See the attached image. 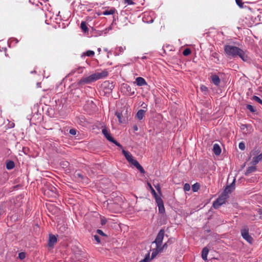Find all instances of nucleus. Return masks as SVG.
Here are the masks:
<instances>
[{
	"label": "nucleus",
	"instance_id": "393cba45",
	"mask_svg": "<svg viewBox=\"0 0 262 262\" xmlns=\"http://www.w3.org/2000/svg\"><path fill=\"white\" fill-rule=\"evenodd\" d=\"M145 111L143 110H140L138 111L136 117L139 120H142L144 116Z\"/></svg>",
	"mask_w": 262,
	"mask_h": 262
},
{
	"label": "nucleus",
	"instance_id": "680f3d73",
	"mask_svg": "<svg viewBox=\"0 0 262 262\" xmlns=\"http://www.w3.org/2000/svg\"><path fill=\"white\" fill-rule=\"evenodd\" d=\"M101 50V49H100V48H98V51L99 53L100 52Z\"/></svg>",
	"mask_w": 262,
	"mask_h": 262
},
{
	"label": "nucleus",
	"instance_id": "e433bc0d",
	"mask_svg": "<svg viewBox=\"0 0 262 262\" xmlns=\"http://www.w3.org/2000/svg\"><path fill=\"white\" fill-rule=\"evenodd\" d=\"M191 53V50L189 48H186L185 49L183 52V54L184 55V56H188L189 55V54H190Z\"/></svg>",
	"mask_w": 262,
	"mask_h": 262
},
{
	"label": "nucleus",
	"instance_id": "6e6d98bb",
	"mask_svg": "<svg viewBox=\"0 0 262 262\" xmlns=\"http://www.w3.org/2000/svg\"><path fill=\"white\" fill-rule=\"evenodd\" d=\"M258 213L260 214H262V207L260 209H259L258 210Z\"/></svg>",
	"mask_w": 262,
	"mask_h": 262
},
{
	"label": "nucleus",
	"instance_id": "5701e85b",
	"mask_svg": "<svg viewBox=\"0 0 262 262\" xmlns=\"http://www.w3.org/2000/svg\"><path fill=\"white\" fill-rule=\"evenodd\" d=\"M209 252V249L207 247H204L202 251V257L204 260L207 259V255Z\"/></svg>",
	"mask_w": 262,
	"mask_h": 262
},
{
	"label": "nucleus",
	"instance_id": "bb28decb",
	"mask_svg": "<svg viewBox=\"0 0 262 262\" xmlns=\"http://www.w3.org/2000/svg\"><path fill=\"white\" fill-rule=\"evenodd\" d=\"M161 251L162 249L160 248V247H157L156 246V248L153 250L152 252L151 259L154 258L158 254V253Z\"/></svg>",
	"mask_w": 262,
	"mask_h": 262
},
{
	"label": "nucleus",
	"instance_id": "6ab92c4d",
	"mask_svg": "<svg viewBox=\"0 0 262 262\" xmlns=\"http://www.w3.org/2000/svg\"><path fill=\"white\" fill-rule=\"evenodd\" d=\"M76 260L77 261H79L80 262H85L86 260V257L85 256V254L84 253H82V254H77L75 255Z\"/></svg>",
	"mask_w": 262,
	"mask_h": 262
},
{
	"label": "nucleus",
	"instance_id": "8fccbe9b",
	"mask_svg": "<svg viewBox=\"0 0 262 262\" xmlns=\"http://www.w3.org/2000/svg\"><path fill=\"white\" fill-rule=\"evenodd\" d=\"M94 237L95 239L97 242L98 243H99L100 242V238L98 235H94Z\"/></svg>",
	"mask_w": 262,
	"mask_h": 262
},
{
	"label": "nucleus",
	"instance_id": "1a4fd4ad",
	"mask_svg": "<svg viewBox=\"0 0 262 262\" xmlns=\"http://www.w3.org/2000/svg\"><path fill=\"white\" fill-rule=\"evenodd\" d=\"M234 186L235 179H234L233 181L230 185H228L226 186L223 193L225 194H227L228 195L229 193H231L234 190L235 188Z\"/></svg>",
	"mask_w": 262,
	"mask_h": 262
},
{
	"label": "nucleus",
	"instance_id": "f704fd0d",
	"mask_svg": "<svg viewBox=\"0 0 262 262\" xmlns=\"http://www.w3.org/2000/svg\"><path fill=\"white\" fill-rule=\"evenodd\" d=\"M200 188V185L198 183L193 184L192 186V189L193 191L196 192Z\"/></svg>",
	"mask_w": 262,
	"mask_h": 262
},
{
	"label": "nucleus",
	"instance_id": "a211bd4d",
	"mask_svg": "<svg viewBox=\"0 0 262 262\" xmlns=\"http://www.w3.org/2000/svg\"><path fill=\"white\" fill-rule=\"evenodd\" d=\"M211 78L212 82L215 85H219L221 80L219 78V77L213 74L211 76Z\"/></svg>",
	"mask_w": 262,
	"mask_h": 262
},
{
	"label": "nucleus",
	"instance_id": "09e8293b",
	"mask_svg": "<svg viewBox=\"0 0 262 262\" xmlns=\"http://www.w3.org/2000/svg\"><path fill=\"white\" fill-rule=\"evenodd\" d=\"M202 91H207L208 88L205 85H202L200 88Z\"/></svg>",
	"mask_w": 262,
	"mask_h": 262
},
{
	"label": "nucleus",
	"instance_id": "9d476101",
	"mask_svg": "<svg viewBox=\"0 0 262 262\" xmlns=\"http://www.w3.org/2000/svg\"><path fill=\"white\" fill-rule=\"evenodd\" d=\"M134 165L137 169H138L141 173H145V171L142 166L139 164V163L135 159L130 163Z\"/></svg>",
	"mask_w": 262,
	"mask_h": 262
},
{
	"label": "nucleus",
	"instance_id": "e2e57ef3",
	"mask_svg": "<svg viewBox=\"0 0 262 262\" xmlns=\"http://www.w3.org/2000/svg\"><path fill=\"white\" fill-rule=\"evenodd\" d=\"M32 73H36V71H33L32 72H31Z\"/></svg>",
	"mask_w": 262,
	"mask_h": 262
},
{
	"label": "nucleus",
	"instance_id": "a19ab883",
	"mask_svg": "<svg viewBox=\"0 0 262 262\" xmlns=\"http://www.w3.org/2000/svg\"><path fill=\"white\" fill-rule=\"evenodd\" d=\"M190 185L189 184H187V183L185 184V185L184 186V191H187L190 190Z\"/></svg>",
	"mask_w": 262,
	"mask_h": 262
},
{
	"label": "nucleus",
	"instance_id": "7c9ffc66",
	"mask_svg": "<svg viewBox=\"0 0 262 262\" xmlns=\"http://www.w3.org/2000/svg\"><path fill=\"white\" fill-rule=\"evenodd\" d=\"M116 116L117 117L119 122L120 123H123L124 122V120H123L122 119V115L121 113L117 112L115 113Z\"/></svg>",
	"mask_w": 262,
	"mask_h": 262
},
{
	"label": "nucleus",
	"instance_id": "423d86ee",
	"mask_svg": "<svg viewBox=\"0 0 262 262\" xmlns=\"http://www.w3.org/2000/svg\"><path fill=\"white\" fill-rule=\"evenodd\" d=\"M165 234V231L164 229H161L159 233H158V235H157V237L155 240V241L153 242L154 243H155L156 244V246L157 247H160L161 246V244L162 243L164 236Z\"/></svg>",
	"mask_w": 262,
	"mask_h": 262
},
{
	"label": "nucleus",
	"instance_id": "dca6fc26",
	"mask_svg": "<svg viewBox=\"0 0 262 262\" xmlns=\"http://www.w3.org/2000/svg\"><path fill=\"white\" fill-rule=\"evenodd\" d=\"M262 160V152L259 154V155L254 157L252 159L251 163L254 165H256L259 162L261 161Z\"/></svg>",
	"mask_w": 262,
	"mask_h": 262
},
{
	"label": "nucleus",
	"instance_id": "c756f323",
	"mask_svg": "<svg viewBox=\"0 0 262 262\" xmlns=\"http://www.w3.org/2000/svg\"><path fill=\"white\" fill-rule=\"evenodd\" d=\"M115 9H111L110 10H107L103 12L102 14L104 15H108L111 14H113L115 13Z\"/></svg>",
	"mask_w": 262,
	"mask_h": 262
},
{
	"label": "nucleus",
	"instance_id": "de8ad7c7",
	"mask_svg": "<svg viewBox=\"0 0 262 262\" xmlns=\"http://www.w3.org/2000/svg\"><path fill=\"white\" fill-rule=\"evenodd\" d=\"M145 16H146V14H145L144 16L143 17V20L144 21H146L147 23H151L154 21V19L152 18H151L150 19H149V20H145Z\"/></svg>",
	"mask_w": 262,
	"mask_h": 262
},
{
	"label": "nucleus",
	"instance_id": "13d9d810",
	"mask_svg": "<svg viewBox=\"0 0 262 262\" xmlns=\"http://www.w3.org/2000/svg\"><path fill=\"white\" fill-rule=\"evenodd\" d=\"M104 85H107L108 86H109L110 83L108 82H105L104 83Z\"/></svg>",
	"mask_w": 262,
	"mask_h": 262
},
{
	"label": "nucleus",
	"instance_id": "a18cd8bd",
	"mask_svg": "<svg viewBox=\"0 0 262 262\" xmlns=\"http://www.w3.org/2000/svg\"><path fill=\"white\" fill-rule=\"evenodd\" d=\"M97 233L102 236H106V235L100 229H98L97 230Z\"/></svg>",
	"mask_w": 262,
	"mask_h": 262
},
{
	"label": "nucleus",
	"instance_id": "f3484780",
	"mask_svg": "<svg viewBox=\"0 0 262 262\" xmlns=\"http://www.w3.org/2000/svg\"><path fill=\"white\" fill-rule=\"evenodd\" d=\"M136 82L138 86H143L147 84L145 80L141 77H137L136 79Z\"/></svg>",
	"mask_w": 262,
	"mask_h": 262
},
{
	"label": "nucleus",
	"instance_id": "5fc2aeb1",
	"mask_svg": "<svg viewBox=\"0 0 262 262\" xmlns=\"http://www.w3.org/2000/svg\"><path fill=\"white\" fill-rule=\"evenodd\" d=\"M133 129L134 131H137L138 129V127L137 125H135L133 126Z\"/></svg>",
	"mask_w": 262,
	"mask_h": 262
},
{
	"label": "nucleus",
	"instance_id": "7ed1b4c3",
	"mask_svg": "<svg viewBox=\"0 0 262 262\" xmlns=\"http://www.w3.org/2000/svg\"><path fill=\"white\" fill-rule=\"evenodd\" d=\"M229 195L223 193L213 202V206L215 209L219 208L222 205L225 203Z\"/></svg>",
	"mask_w": 262,
	"mask_h": 262
},
{
	"label": "nucleus",
	"instance_id": "49530a36",
	"mask_svg": "<svg viewBox=\"0 0 262 262\" xmlns=\"http://www.w3.org/2000/svg\"><path fill=\"white\" fill-rule=\"evenodd\" d=\"M125 4L128 5H134L135 3L132 0H124Z\"/></svg>",
	"mask_w": 262,
	"mask_h": 262
},
{
	"label": "nucleus",
	"instance_id": "79ce46f5",
	"mask_svg": "<svg viewBox=\"0 0 262 262\" xmlns=\"http://www.w3.org/2000/svg\"><path fill=\"white\" fill-rule=\"evenodd\" d=\"M26 254L25 252H20L18 254V257L20 259H24L25 258Z\"/></svg>",
	"mask_w": 262,
	"mask_h": 262
},
{
	"label": "nucleus",
	"instance_id": "f8f14e48",
	"mask_svg": "<svg viewBox=\"0 0 262 262\" xmlns=\"http://www.w3.org/2000/svg\"><path fill=\"white\" fill-rule=\"evenodd\" d=\"M57 242L56 237L53 234H49V238L48 240V246L49 247H53L54 244Z\"/></svg>",
	"mask_w": 262,
	"mask_h": 262
},
{
	"label": "nucleus",
	"instance_id": "052dcab7",
	"mask_svg": "<svg viewBox=\"0 0 262 262\" xmlns=\"http://www.w3.org/2000/svg\"><path fill=\"white\" fill-rule=\"evenodd\" d=\"M113 88H114L113 85L112 84H111V85L110 86V89L112 90Z\"/></svg>",
	"mask_w": 262,
	"mask_h": 262
},
{
	"label": "nucleus",
	"instance_id": "f257e3e1",
	"mask_svg": "<svg viewBox=\"0 0 262 262\" xmlns=\"http://www.w3.org/2000/svg\"><path fill=\"white\" fill-rule=\"evenodd\" d=\"M224 49L225 54L228 57L232 58L239 57L245 62L250 61L249 53L247 50H243L237 47L228 45H225Z\"/></svg>",
	"mask_w": 262,
	"mask_h": 262
},
{
	"label": "nucleus",
	"instance_id": "864d4df0",
	"mask_svg": "<svg viewBox=\"0 0 262 262\" xmlns=\"http://www.w3.org/2000/svg\"><path fill=\"white\" fill-rule=\"evenodd\" d=\"M106 220L105 219H102L101 220V224L102 225H104L106 224Z\"/></svg>",
	"mask_w": 262,
	"mask_h": 262
},
{
	"label": "nucleus",
	"instance_id": "20e7f679",
	"mask_svg": "<svg viewBox=\"0 0 262 262\" xmlns=\"http://www.w3.org/2000/svg\"><path fill=\"white\" fill-rule=\"evenodd\" d=\"M102 133L107 140L114 143L118 147H121V145L112 137L110 130H108L106 128L104 127L103 128L102 130Z\"/></svg>",
	"mask_w": 262,
	"mask_h": 262
},
{
	"label": "nucleus",
	"instance_id": "c9c22d12",
	"mask_svg": "<svg viewBox=\"0 0 262 262\" xmlns=\"http://www.w3.org/2000/svg\"><path fill=\"white\" fill-rule=\"evenodd\" d=\"M90 180L87 177L84 176L80 182H82L84 184H87L89 183Z\"/></svg>",
	"mask_w": 262,
	"mask_h": 262
},
{
	"label": "nucleus",
	"instance_id": "c85d7f7f",
	"mask_svg": "<svg viewBox=\"0 0 262 262\" xmlns=\"http://www.w3.org/2000/svg\"><path fill=\"white\" fill-rule=\"evenodd\" d=\"M148 185L149 186L150 189L151 190V193L154 196V198L156 199L157 198H159L160 196L157 194L154 189L152 188L150 183H148Z\"/></svg>",
	"mask_w": 262,
	"mask_h": 262
},
{
	"label": "nucleus",
	"instance_id": "3c124183",
	"mask_svg": "<svg viewBox=\"0 0 262 262\" xmlns=\"http://www.w3.org/2000/svg\"><path fill=\"white\" fill-rule=\"evenodd\" d=\"M155 188L158 192H161V187L159 184L155 186Z\"/></svg>",
	"mask_w": 262,
	"mask_h": 262
},
{
	"label": "nucleus",
	"instance_id": "0eeeda50",
	"mask_svg": "<svg viewBox=\"0 0 262 262\" xmlns=\"http://www.w3.org/2000/svg\"><path fill=\"white\" fill-rule=\"evenodd\" d=\"M121 89L122 92L129 96H132L135 94V91L126 83H123Z\"/></svg>",
	"mask_w": 262,
	"mask_h": 262
},
{
	"label": "nucleus",
	"instance_id": "f03ea898",
	"mask_svg": "<svg viewBox=\"0 0 262 262\" xmlns=\"http://www.w3.org/2000/svg\"><path fill=\"white\" fill-rule=\"evenodd\" d=\"M108 72L104 70L100 73L97 72L87 77H82L78 82L79 85L90 84L98 79L105 78L108 75Z\"/></svg>",
	"mask_w": 262,
	"mask_h": 262
},
{
	"label": "nucleus",
	"instance_id": "4468645a",
	"mask_svg": "<svg viewBox=\"0 0 262 262\" xmlns=\"http://www.w3.org/2000/svg\"><path fill=\"white\" fill-rule=\"evenodd\" d=\"M122 152L129 163H130L134 159L132 155L128 151L123 150Z\"/></svg>",
	"mask_w": 262,
	"mask_h": 262
},
{
	"label": "nucleus",
	"instance_id": "473e14b6",
	"mask_svg": "<svg viewBox=\"0 0 262 262\" xmlns=\"http://www.w3.org/2000/svg\"><path fill=\"white\" fill-rule=\"evenodd\" d=\"M75 176L76 178H77V181L79 182H80L81 181V179L84 176V175L80 173L79 172H76Z\"/></svg>",
	"mask_w": 262,
	"mask_h": 262
},
{
	"label": "nucleus",
	"instance_id": "bf43d9fd",
	"mask_svg": "<svg viewBox=\"0 0 262 262\" xmlns=\"http://www.w3.org/2000/svg\"><path fill=\"white\" fill-rule=\"evenodd\" d=\"M64 228H65L64 227H61L60 228V230H61V232H62L63 231L61 230V229H62L63 230H64Z\"/></svg>",
	"mask_w": 262,
	"mask_h": 262
},
{
	"label": "nucleus",
	"instance_id": "4d7b16f0",
	"mask_svg": "<svg viewBox=\"0 0 262 262\" xmlns=\"http://www.w3.org/2000/svg\"><path fill=\"white\" fill-rule=\"evenodd\" d=\"M217 55V54L216 53H214L212 54V56L214 57V58H216Z\"/></svg>",
	"mask_w": 262,
	"mask_h": 262
},
{
	"label": "nucleus",
	"instance_id": "39448f33",
	"mask_svg": "<svg viewBox=\"0 0 262 262\" xmlns=\"http://www.w3.org/2000/svg\"><path fill=\"white\" fill-rule=\"evenodd\" d=\"M241 234L244 239L247 241L249 243H252L253 242V238L249 235V228L247 226H245L241 230Z\"/></svg>",
	"mask_w": 262,
	"mask_h": 262
},
{
	"label": "nucleus",
	"instance_id": "4be33fe9",
	"mask_svg": "<svg viewBox=\"0 0 262 262\" xmlns=\"http://www.w3.org/2000/svg\"><path fill=\"white\" fill-rule=\"evenodd\" d=\"M59 17V15L57 16V17L56 18V23L58 25L59 28H61L64 29L66 27L64 21L61 19L60 17Z\"/></svg>",
	"mask_w": 262,
	"mask_h": 262
},
{
	"label": "nucleus",
	"instance_id": "c03bdc74",
	"mask_svg": "<svg viewBox=\"0 0 262 262\" xmlns=\"http://www.w3.org/2000/svg\"><path fill=\"white\" fill-rule=\"evenodd\" d=\"M69 133L72 135L74 136L76 134L77 130L74 128H72L70 130Z\"/></svg>",
	"mask_w": 262,
	"mask_h": 262
},
{
	"label": "nucleus",
	"instance_id": "37998d69",
	"mask_svg": "<svg viewBox=\"0 0 262 262\" xmlns=\"http://www.w3.org/2000/svg\"><path fill=\"white\" fill-rule=\"evenodd\" d=\"M5 205L2 204L0 205V215L4 212Z\"/></svg>",
	"mask_w": 262,
	"mask_h": 262
},
{
	"label": "nucleus",
	"instance_id": "58836bf2",
	"mask_svg": "<svg viewBox=\"0 0 262 262\" xmlns=\"http://www.w3.org/2000/svg\"><path fill=\"white\" fill-rule=\"evenodd\" d=\"M235 2L239 7L241 8H243L244 7V3L242 2V0H235Z\"/></svg>",
	"mask_w": 262,
	"mask_h": 262
},
{
	"label": "nucleus",
	"instance_id": "0e129e2a",
	"mask_svg": "<svg viewBox=\"0 0 262 262\" xmlns=\"http://www.w3.org/2000/svg\"><path fill=\"white\" fill-rule=\"evenodd\" d=\"M104 50H105V51H107V49H104Z\"/></svg>",
	"mask_w": 262,
	"mask_h": 262
},
{
	"label": "nucleus",
	"instance_id": "4c0bfd02",
	"mask_svg": "<svg viewBox=\"0 0 262 262\" xmlns=\"http://www.w3.org/2000/svg\"><path fill=\"white\" fill-rule=\"evenodd\" d=\"M252 99L255 101H256L257 102H258V103L260 104H262V99H261L260 98H259L258 97L256 96H253L252 97Z\"/></svg>",
	"mask_w": 262,
	"mask_h": 262
},
{
	"label": "nucleus",
	"instance_id": "ea45409f",
	"mask_svg": "<svg viewBox=\"0 0 262 262\" xmlns=\"http://www.w3.org/2000/svg\"><path fill=\"white\" fill-rule=\"evenodd\" d=\"M238 147L241 150H244L245 148V143L243 142H241L238 144Z\"/></svg>",
	"mask_w": 262,
	"mask_h": 262
},
{
	"label": "nucleus",
	"instance_id": "9b49d317",
	"mask_svg": "<svg viewBox=\"0 0 262 262\" xmlns=\"http://www.w3.org/2000/svg\"><path fill=\"white\" fill-rule=\"evenodd\" d=\"M134 165L137 169H138L141 173H145V171L142 166L139 164V163L135 159L130 163Z\"/></svg>",
	"mask_w": 262,
	"mask_h": 262
},
{
	"label": "nucleus",
	"instance_id": "a878e982",
	"mask_svg": "<svg viewBox=\"0 0 262 262\" xmlns=\"http://www.w3.org/2000/svg\"><path fill=\"white\" fill-rule=\"evenodd\" d=\"M15 166L14 162L13 161L9 160L6 163V168L8 170L13 169Z\"/></svg>",
	"mask_w": 262,
	"mask_h": 262
},
{
	"label": "nucleus",
	"instance_id": "2eb2a0df",
	"mask_svg": "<svg viewBox=\"0 0 262 262\" xmlns=\"http://www.w3.org/2000/svg\"><path fill=\"white\" fill-rule=\"evenodd\" d=\"M84 69L85 68L83 67H79L72 70L71 72L69 74V75H72L74 74L75 73H77L78 74H81L83 73Z\"/></svg>",
	"mask_w": 262,
	"mask_h": 262
},
{
	"label": "nucleus",
	"instance_id": "72a5a7b5",
	"mask_svg": "<svg viewBox=\"0 0 262 262\" xmlns=\"http://www.w3.org/2000/svg\"><path fill=\"white\" fill-rule=\"evenodd\" d=\"M246 108L249 110L251 113H254L256 112V110L254 108V107L250 105V104H247L246 105Z\"/></svg>",
	"mask_w": 262,
	"mask_h": 262
},
{
	"label": "nucleus",
	"instance_id": "aec40b11",
	"mask_svg": "<svg viewBox=\"0 0 262 262\" xmlns=\"http://www.w3.org/2000/svg\"><path fill=\"white\" fill-rule=\"evenodd\" d=\"M213 151L215 155H220L221 153V148L220 145L217 144H214L213 145Z\"/></svg>",
	"mask_w": 262,
	"mask_h": 262
},
{
	"label": "nucleus",
	"instance_id": "412c9836",
	"mask_svg": "<svg viewBox=\"0 0 262 262\" xmlns=\"http://www.w3.org/2000/svg\"><path fill=\"white\" fill-rule=\"evenodd\" d=\"M256 170V166L255 165H253L249 167L246 170V171L245 172V174L247 176H249L251 173L255 171Z\"/></svg>",
	"mask_w": 262,
	"mask_h": 262
},
{
	"label": "nucleus",
	"instance_id": "b1692460",
	"mask_svg": "<svg viewBox=\"0 0 262 262\" xmlns=\"http://www.w3.org/2000/svg\"><path fill=\"white\" fill-rule=\"evenodd\" d=\"M95 55V52L91 50H88L85 52H83L81 55V57L83 58V57L87 56L89 57H93Z\"/></svg>",
	"mask_w": 262,
	"mask_h": 262
},
{
	"label": "nucleus",
	"instance_id": "2f4dec72",
	"mask_svg": "<svg viewBox=\"0 0 262 262\" xmlns=\"http://www.w3.org/2000/svg\"><path fill=\"white\" fill-rule=\"evenodd\" d=\"M125 49H126V48L125 46H124V47L121 46V47H117L116 49V51L118 52L117 54L119 55V54L123 53Z\"/></svg>",
	"mask_w": 262,
	"mask_h": 262
},
{
	"label": "nucleus",
	"instance_id": "ddd939ff",
	"mask_svg": "<svg viewBox=\"0 0 262 262\" xmlns=\"http://www.w3.org/2000/svg\"><path fill=\"white\" fill-rule=\"evenodd\" d=\"M77 122L79 124L82 126H84L87 123L86 120L83 115L79 116L77 118Z\"/></svg>",
	"mask_w": 262,
	"mask_h": 262
},
{
	"label": "nucleus",
	"instance_id": "603ef678",
	"mask_svg": "<svg viewBox=\"0 0 262 262\" xmlns=\"http://www.w3.org/2000/svg\"><path fill=\"white\" fill-rule=\"evenodd\" d=\"M168 242H167L165 243L163 245L162 247H160V248H161V249H162H162H163L166 248L167 247V246H168Z\"/></svg>",
	"mask_w": 262,
	"mask_h": 262
},
{
	"label": "nucleus",
	"instance_id": "6e6552de",
	"mask_svg": "<svg viewBox=\"0 0 262 262\" xmlns=\"http://www.w3.org/2000/svg\"><path fill=\"white\" fill-rule=\"evenodd\" d=\"M155 200L158 206L159 213L163 214L165 212V208L162 199L161 198V197H159L156 198Z\"/></svg>",
	"mask_w": 262,
	"mask_h": 262
},
{
	"label": "nucleus",
	"instance_id": "cd10ccee",
	"mask_svg": "<svg viewBox=\"0 0 262 262\" xmlns=\"http://www.w3.org/2000/svg\"><path fill=\"white\" fill-rule=\"evenodd\" d=\"M80 28L82 30L83 32H88L89 29L86 25V23L85 21H82L80 24Z\"/></svg>",
	"mask_w": 262,
	"mask_h": 262
}]
</instances>
